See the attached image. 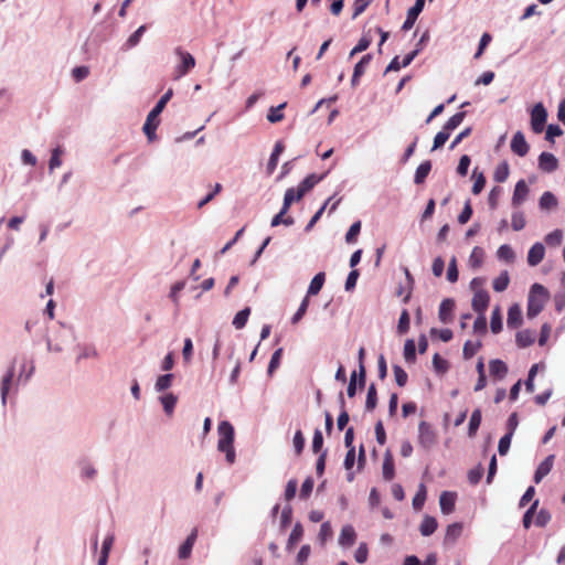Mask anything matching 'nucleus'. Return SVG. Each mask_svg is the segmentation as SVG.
<instances>
[{"label": "nucleus", "mask_w": 565, "mask_h": 565, "mask_svg": "<svg viewBox=\"0 0 565 565\" xmlns=\"http://www.w3.org/2000/svg\"><path fill=\"white\" fill-rule=\"evenodd\" d=\"M404 358L408 363H414L416 360V345L412 339L406 340L404 345Z\"/></svg>", "instance_id": "obj_40"}, {"label": "nucleus", "mask_w": 565, "mask_h": 565, "mask_svg": "<svg viewBox=\"0 0 565 565\" xmlns=\"http://www.w3.org/2000/svg\"><path fill=\"white\" fill-rule=\"evenodd\" d=\"M522 322V311L518 305H513L508 310L507 323L509 328H516Z\"/></svg>", "instance_id": "obj_23"}, {"label": "nucleus", "mask_w": 565, "mask_h": 565, "mask_svg": "<svg viewBox=\"0 0 565 565\" xmlns=\"http://www.w3.org/2000/svg\"><path fill=\"white\" fill-rule=\"evenodd\" d=\"M462 523L456 522L452 524H449L446 530V534L444 537L445 544H454L462 534Z\"/></svg>", "instance_id": "obj_19"}, {"label": "nucleus", "mask_w": 565, "mask_h": 565, "mask_svg": "<svg viewBox=\"0 0 565 565\" xmlns=\"http://www.w3.org/2000/svg\"><path fill=\"white\" fill-rule=\"evenodd\" d=\"M509 174H510V168H509L508 162L504 161L497 166L494 173H493V179L498 183H502V182L507 181Z\"/></svg>", "instance_id": "obj_33"}, {"label": "nucleus", "mask_w": 565, "mask_h": 565, "mask_svg": "<svg viewBox=\"0 0 565 565\" xmlns=\"http://www.w3.org/2000/svg\"><path fill=\"white\" fill-rule=\"evenodd\" d=\"M481 348V342H472L470 340L466 341L463 344L462 355L466 360L471 359L478 350Z\"/></svg>", "instance_id": "obj_41"}, {"label": "nucleus", "mask_w": 565, "mask_h": 565, "mask_svg": "<svg viewBox=\"0 0 565 565\" xmlns=\"http://www.w3.org/2000/svg\"><path fill=\"white\" fill-rule=\"evenodd\" d=\"M322 179L323 175H317L316 173H311L307 175L300 184L309 192Z\"/></svg>", "instance_id": "obj_54"}, {"label": "nucleus", "mask_w": 565, "mask_h": 565, "mask_svg": "<svg viewBox=\"0 0 565 565\" xmlns=\"http://www.w3.org/2000/svg\"><path fill=\"white\" fill-rule=\"evenodd\" d=\"M220 439L217 448L220 451L225 452L226 460L228 463H233L235 460V451L233 448L234 443V428L228 422H221L218 425Z\"/></svg>", "instance_id": "obj_2"}, {"label": "nucleus", "mask_w": 565, "mask_h": 565, "mask_svg": "<svg viewBox=\"0 0 565 565\" xmlns=\"http://www.w3.org/2000/svg\"><path fill=\"white\" fill-rule=\"evenodd\" d=\"M339 403L342 408V412L340 413V415L338 417L337 425H338L339 430H342V429H344V427L347 426V424L349 423V419H350L349 414L345 411V401L343 397V393H340V395H339Z\"/></svg>", "instance_id": "obj_34"}, {"label": "nucleus", "mask_w": 565, "mask_h": 565, "mask_svg": "<svg viewBox=\"0 0 565 565\" xmlns=\"http://www.w3.org/2000/svg\"><path fill=\"white\" fill-rule=\"evenodd\" d=\"M365 349L360 348L359 350V385L363 387L365 385V366H364Z\"/></svg>", "instance_id": "obj_44"}, {"label": "nucleus", "mask_w": 565, "mask_h": 565, "mask_svg": "<svg viewBox=\"0 0 565 565\" xmlns=\"http://www.w3.org/2000/svg\"><path fill=\"white\" fill-rule=\"evenodd\" d=\"M303 527L301 523H296L287 542V550L291 551L302 539Z\"/></svg>", "instance_id": "obj_27"}, {"label": "nucleus", "mask_w": 565, "mask_h": 565, "mask_svg": "<svg viewBox=\"0 0 565 565\" xmlns=\"http://www.w3.org/2000/svg\"><path fill=\"white\" fill-rule=\"evenodd\" d=\"M249 315H250L249 308H245V309L238 311L233 319V326L238 330L243 329L248 320Z\"/></svg>", "instance_id": "obj_39"}, {"label": "nucleus", "mask_w": 565, "mask_h": 565, "mask_svg": "<svg viewBox=\"0 0 565 565\" xmlns=\"http://www.w3.org/2000/svg\"><path fill=\"white\" fill-rule=\"evenodd\" d=\"M545 255V248L543 244L535 243L527 253V263L530 266L539 265Z\"/></svg>", "instance_id": "obj_17"}, {"label": "nucleus", "mask_w": 565, "mask_h": 565, "mask_svg": "<svg viewBox=\"0 0 565 565\" xmlns=\"http://www.w3.org/2000/svg\"><path fill=\"white\" fill-rule=\"evenodd\" d=\"M372 61L371 54H365L362 56V58L355 64L351 85L355 87L359 84L360 77L365 73L366 67L369 66L370 62Z\"/></svg>", "instance_id": "obj_12"}, {"label": "nucleus", "mask_w": 565, "mask_h": 565, "mask_svg": "<svg viewBox=\"0 0 565 565\" xmlns=\"http://www.w3.org/2000/svg\"><path fill=\"white\" fill-rule=\"evenodd\" d=\"M173 95L172 88H169L159 99L157 105L152 108V110L148 114L146 122L142 127L145 135L147 136L149 141H153L156 136V130L159 126V115L163 111L167 103L171 99Z\"/></svg>", "instance_id": "obj_1"}, {"label": "nucleus", "mask_w": 565, "mask_h": 565, "mask_svg": "<svg viewBox=\"0 0 565 565\" xmlns=\"http://www.w3.org/2000/svg\"><path fill=\"white\" fill-rule=\"evenodd\" d=\"M409 313L406 309H404L399 316L398 324H397V332L399 334H404L409 330Z\"/></svg>", "instance_id": "obj_43"}, {"label": "nucleus", "mask_w": 565, "mask_h": 565, "mask_svg": "<svg viewBox=\"0 0 565 565\" xmlns=\"http://www.w3.org/2000/svg\"><path fill=\"white\" fill-rule=\"evenodd\" d=\"M393 371H394L395 381H396L397 385L399 387L405 386L407 383V379H408L407 373L399 365H394Z\"/></svg>", "instance_id": "obj_56"}, {"label": "nucleus", "mask_w": 565, "mask_h": 565, "mask_svg": "<svg viewBox=\"0 0 565 565\" xmlns=\"http://www.w3.org/2000/svg\"><path fill=\"white\" fill-rule=\"evenodd\" d=\"M557 205V199L552 192H544L540 199V207L542 210H551Z\"/></svg>", "instance_id": "obj_36"}, {"label": "nucleus", "mask_w": 565, "mask_h": 565, "mask_svg": "<svg viewBox=\"0 0 565 565\" xmlns=\"http://www.w3.org/2000/svg\"><path fill=\"white\" fill-rule=\"evenodd\" d=\"M510 282L509 273L507 270L502 271L492 282L493 290L497 292L504 291Z\"/></svg>", "instance_id": "obj_32"}, {"label": "nucleus", "mask_w": 565, "mask_h": 565, "mask_svg": "<svg viewBox=\"0 0 565 565\" xmlns=\"http://www.w3.org/2000/svg\"><path fill=\"white\" fill-rule=\"evenodd\" d=\"M465 116H466L465 111L455 114L446 121V124L444 125L443 128L450 134L462 122V120L465 119Z\"/></svg>", "instance_id": "obj_37"}, {"label": "nucleus", "mask_w": 565, "mask_h": 565, "mask_svg": "<svg viewBox=\"0 0 565 565\" xmlns=\"http://www.w3.org/2000/svg\"><path fill=\"white\" fill-rule=\"evenodd\" d=\"M484 260V250L481 247L476 246L470 256H469V265L473 269L481 267Z\"/></svg>", "instance_id": "obj_29"}, {"label": "nucleus", "mask_w": 565, "mask_h": 565, "mask_svg": "<svg viewBox=\"0 0 565 565\" xmlns=\"http://www.w3.org/2000/svg\"><path fill=\"white\" fill-rule=\"evenodd\" d=\"M525 226V217L522 212H515L512 214V228L514 231H521Z\"/></svg>", "instance_id": "obj_63"}, {"label": "nucleus", "mask_w": 565, "mask_h": 565, "mask_svg": "<svg viewBox=\"0 0 565 565\" xmlns=\"http://www.w3.org/2000/svg\"><path fill=\"white\" fill-rule=\"evenodd\" d=\"M535 341L534 333L530 330H522L516 333L515 342L520 348H527Z\"/></svg>", "instance_id": "obj_26"}, {"label": "nucleus", "mask_w": 565, "mask_h": 565, "mask_svg": "<svg viewBox=\"0 0 565 565\" xmlns=\"http://www.w3.org/2000/svg\"><path fill=\"white\" fill-rule=\"evenodd\" d=\"M438 523L434 516L426 515L424 516L419 532L423 536H429L437 530Z\"/></svg>", "instance_id": "obj_24"}, {"label": "nucleus", "mask_w": 565, "mask_h": 565, "mask_svg": "<svg viewBox=\"0 0 565 565\" xmlns=\"http://www.w3.org/2000/svg\"><path fill=\"white\" fill-rule=\"evenodd\" d=\"M527 194H529V188H527L525 181L524 180L518 181L515 184V188H514L513 196H512V205L513 206L521 205L525 201Z\"/></svg>", "instance_id": "obj_15"}, {"label": "nucleus", "mask_w": 565, "mask_h": 565, "mask_svg": "<svg viewBox=\"0 0 565 565\" xmlns=\"http://www.w3.org/2000/svg\"><path fill=\"white\" fill-rule=\"evenodd\" d=\"M373 0H354L352 19H356L362 14Z\"/></svg>", "instance_id": "obj_52"}, {"label": "nucleus", "mask_w": 565, "mask_h": 565, "mask_svg": "<svg viewBox=\"0 0 565 565\" xmlns=\"http://www.w3.org/2000/svg\"><path fill=\"white\" fill-rule=\"evenodd\" d=\"M360 232H361V221H356L350 226V228L345 235L347 243L351 244V243L356 242V238H358V235L360 234Z\"/></svg>", "instance_id": "obj_50"}, {"label": "nucleus", "mask_w": 565, "mask_h": 565, "mask_svg": "<svg viewBox=\"0 0 565 565\" xmlns=\"http://www.w3.org/2000/svg\"><path fill=\"white\" fill-rule=\"evenodd\" d=\"M489 371L491 376L501 380L507 375L508 366L502 360L494 359L489 362Z\"/></svg>", "instance_id": "obj_20"}, {"label": "nucleus", "mask_w": 565, "mask_h": 565, "mask_svg": "<svg viewBox=\"0 0 565 565\" xmlns=\"http://www.w3.org/2000/svg\"><path fill=\"white\" fill-rule=\"evenodd\" d=\"M308 306H309V297H308V296H306V297L302 299V301H301V303H300V306H299L298 310L296 311V313H295V315H294V317L291 318V323H292V324H297V323L302 319V317H303V316L306 315V312H307Z\"/></svg>", "instance_id": "obj_49"}, {"label": "nucleus", "mask_w": 565, "mask_h": 565, "mask_svg": "<svg viewBox=\"0 0 565 565\" xmlns=\"http://www.w3.org/2000/svg\"><path fill=\"white\" fill-rule=\"evenodd\" d=\"M511 439H512L511 434H505L504 436H502L500 438L499 445H498V451L501 456L507 455V452L509 451V448L511 445Z\"/></svg>", "instance_id": "obj_62"}, {"label": "nucleus", "mask_w": 565, "mask_h": 565, "mask_svg": "<svg viewBox=\"0 0 565 565\" xmlns=\"http://www.w3.org/2000/svg\"><path fill=\"white\" fill-rule=\"evenodd\" d=\"M196 536H198V531L193 530L192 533L186 537L184 543L180 546L179 557L181 559H185V558L190 557L193 545L196 541Z\"/></svg>", "instance_id": "obj_21"}, {"label": "nucleus", "mask_w": 565, "mask_h": 565, "mask_svg": "<svg viewBox=\"0 0 565 565\" xmlns=\"http://www.w3.org/2000/svg\"><path fill=\"white\" fill-rule=\"evenodd\" d=\"M382 473L386 481H391L395 477L394 458L390 449L384 454Z\"/></svg>", "instance_id": "obj_13"}, {"label": "nucleus", "mask_w": 565, "mask_h": 565, "mask_svg": "<svg viewBox=\"0 0 565 565\" xmlns=\"http://www.w3.org/2000/svg\"><path fill=\"white\" fill-rule=\"evenodd\" d=\"M455 308V301L452 299H444L439 306L438 317L444 323L452 321V312Z\"/></svg>", "instance_id": "obj_14"}, {"label": "nucleus", "mask_w": 565, "mask_h": 565, "mask_svg": "<svg viewBox=\"0 0 565 565\" xmlns=\"http://www.w3.org/2000/svg\"><path fill=\"white\" fill-rule=\"evenodd\" d=\"M369 556V548L366 543H361L354 553V558L358 563L363 564Z\"/></svg>", "instance_id": "obj_58"}, {"label": "nucleus", "mask_w": 565, "mask_h": 565, "mask_svg": "<svg viewBox=\"0 0 565 565\" xmlns=\"http://www.w3.org/2000/svg\"><path fill=\"white\" fill-rule=\"evenodd\" d=\"M174 53L181 61L174 68V79H179L185 76L195 66V58L191 53L185 52L180 46L174 50Z\"/></svg>", "instance_id": "obj_5"}, {"label": "nucleus", "mask_w": 565, "mask_h": 565, "mask_svg": "<svg viewBox=\"0 0 565 565\" xmlns=\"http://www.w3.org/2000/svg\"><path fill=\"white\" fill-rule=\"evenodd\" d=\"M172 380L173 374L160 375L156 382V390L160 392L169 388L172 384Z\"/></svg>", "instance_id": "obj_53"}, {"label": "nucleus", "mask_w": 565, "mask_h": 565, "mask_svg": "<svg viewBox=\"0 0 565 565\" xmlns=\"http://www.w3.org/2000/svg\"><path fill=\"white\" fill-rule=\"evenodd\" d=\"M297 200V193L295 188H289L285 192L284 204H282V213H287L290 205Z\"/></svg>", "instance_id": "obj_45"}, {"label": "nucleus", "mask_w": 565, "mask_h": 565, "mask_svg": "<svg viewBox=\"0 0 565 565\" xmlns=\"http://www.w3.org/2000/svg\"><path fill=\"white\" fill-rule=\"evenodd\" d=\"M490 328L493 333H499L502 330V318L499 307H495L492 311Z\"/></svg>", "instance_id": "obj_38"}, {"label": "nucleus", "mask_w": 565, "mask_h": 565, "mask_svg": "<svg viewBox=\"0 0 565 565\" xmlns=\"http://www.w3.org/2000/svg\"><path fill=\"white\" fill-rule=\"evenodd\" d=\"M492 40V36L490 33H483L481 39H480V42H479V46H478V50L475 54V58H480L481 55L483 54L486 47L489 45V43L491 42Z\"/></svg>", "instance_id": "obj_60"}, {"label": "nucleus", "mask_w": 565, "mask_h": 565, "mask_svg": "<svg viewBox=\"0 0 565 565\" xmlns=\"http://www.w3.org/2000/svg\"><path fill=\"white\" fill-rule=\"evenodd\" d=\"M286 107V103L279 105L278 107H271L267 115V119L270 122H278L284 119L282 109Z\"/></svg>", "instance_id": "obj_46"}, {"label": "nucleus", "mask_w": 565, "mask_h": 565, "mask_svg": "<svg viewBox=\"0 0 565 565\" xmlns=\"http://www.w3.org/2000/svg\"><path fill=\"white\" fill-rule=\"evenodd\" d=\"M147 30V26L146 25H141L139 26L127 40L126 42V46L128 49L130 47H134L136 46L140 40H141V36L142 34L145 33V31Z\"/></svg>", "instance_id": "obj_48"}, {"label": "nucleus", "mask_w": 565, "mask_h": 565, "mask_svg": "<svg viewBox=\"0 0 565 565\" xmlns=\"http://www.w3.org/2000/svg\"><path fill=\"white\" fill-rule=\"evenodd\" d=\"M430 170H431V162L429 160L422 162L418 166V168L416 169L414 182L416 184H422L425 181V179L427 178V175L429 174Z\"/></svg>", "instance_id": "obj_28"}, {"label": "nucleus", "mask_w": 565, "mask_h": 565, "mask_svg": "<svg viewBox=\"0 0 565 565\" xmlns=\"http://www.w3.org/2000/svg\"><path fill=\"white\" fill-rule=\"evenodd\" d=\"M426 495H427L426 486L424 483H420L418 487L417 493L413 498V508L415 510H417V511L422 510V508L425 503V500H426Z\"/></svg>", "instance_id": "obj_35"}, {"label": "nucleus", "mask_w": 565, "mask_h": 565, "mask_svg": "<svg viewBox=\"0 0 565 565\" xmlns=\"http://www.w3.org/2000/svg\"><path fill=\"white\" fill-rule=\"evenodd\" d=\"M13 376H14V367L11 366L1 381V398H2L3 404H6L7 395L9 393Z\"/></svg>", "instance_id": "obj_30"}, {"label": "nucleus", "mask_w": 565, "mask_h": 565, "mask_svg": "<svg viewBox=\"0 0 565 565\" xmlns=\"http://www.w3.org/2000/svg\"><path fill=\"white\" fill-rule=\"evenodd\" d=\"M377 404V392L374 384H371L367 390L365 408L366 411H373Z\"/></svg>", "instance_id": "obj_42"}, {"label": "nucleus", "mask_w": 565, "mask_h": 565, "mask_svg": "<svg viewBox=\"0 0 565 565\" xmlns=\"http://www.w3.org/2000/svg\"><path fill=\"white\" fill-rule=\"evenodd\" d=\"M160 399H161L164 412L168 415H171L173 413L174 406L177 404V397L173 394H167V395L162 396Z\"/></svg>", "instance_id": "obj_47"}, {"label": "nucleus", "mask_w": 565, "mask_h": 565, "mask_svg": "<svg viewBox=\"0 0 565 565\" xmlns=\"http://www.w3.org/2000/svg\"><path fill=\"white\" fill-rule=\"evenodd\" d=\"M547 119V111L543 104H536L531 111V127L535 134H541Z\"/></svg>", "instance_id": "obj_6"}, {"label": "nucleus", "mask_w": 565, "mask_h": 565, "mask_svg": "<svg viewBox=\"0 0 565 565\" xmlns=\"http://www.w3.org/2000/svg\"><path fill=\"white\" fill-rule=\"evenodd\" d=\"M481 411L479 408L475 409L471 414L469 427H468V435L470 437H473L477 434V430L480 427L481 424Z\"/></svg>", "instance_id": "obj_31"}, {"label": "nucleus", "mask_w": 565, "mask_h": 565, "mask_svg": "<svg viewBox=\"0 0 565 565\" xmlns=\"http://www.w3.org/2000/svg\"><path fill=\"white\" fill-rule=\"evenodd\" d=\"M284 149H285V145L282 141L279 140L275 143L274 151H273V153L268 160V163H267L268 174H271L275 171V169L278 164V158L282 153Z\"/></svg>", "instance_id": "obj_22"}, {"label": "nucleus", "mask_w": 565, "mask_h": 565, "mask_svg": "<svg viewBox=\"0 0 565 565\" xmlns=\"http://www.w3.org/2000/svg\"><path fill=\"white\" fill-rule=\"evenodd\" d=\"M547 298V291L544 286L534 284L531 287V291L527 300V317H536L544 308V302Z\"/></svg>", "instance_id": "obj_3"}, {"label": "nucleus", "mask_w": 565, "mask_h": 565, "mask_svg": "<svg viewBox=\"0 0 565 565\" xmlns=\"http://www.w3.org/2000/svg\"><path fill=\"white\" fill-rule=\"evenodd\" d=\"M483 467L479 465L478 467L469 470L468 472V480L471 484H477L481 480L483 476Z\"/></svg>", "instance_id": "obj_59"}, {"label": "nucleus", "mask_w": 565, "mask_h": 565, "mask_svg": "<svg viewBox=\"0 0 565 565\" xmlns=\"http://www.w3.org/2000/svg\"><path fill=\"white\" fill-rule=\"evenodd\" d=\"M356 533L352 525H344L339 536V544L341 546L350 547L355 543Z\"/></svg>", "instance_id": "obj_18"}, {"label": "nucleus", "mask_w": 565, "mask_h": 565, "mask_svg": "<svg viewBox=\"0 0 565 565\" xmlns=\"http://www.w3.org/2000/svg\"><path fill=\"white\" fill-rule=\"evenodd\" d=\"M553 462H554V456L550 455L539 465V467L536 468L535 473H534V482L535 483H540L541 480L551 472Z\"/></svg>", "instance_id": "obj_16"}, {"label": "nucleus", "mask_w": 565, "mask_h": 565, "mask_svg": "<svg viewBox=\"0 0 565 565\" xmlns=\"http://www.w3.org/2000/svg\"><path fill=\"white\" fill-rule=\"evenodd\" d=\"M418 444L425 450L431 449L437 444V433L427 422H420L418 425Z\"/></svg>", "instance_id": "obj_4"}, {"label": "nucleus", "mask_w": 565, "mask_h": 565, "mask_svg": "<svg viewBox=\"0 0 565 565\" xmlns=\"http://www.w3.org/2000/svg\"><path fill=\"white\" fill-rule=\"evenodd\" d=\"M511 150L519 157H524L530 150V146L525 140L523 132L518 131L514 134L511 140Z\"/></svg>", "instance_id": "obj_8"}, {"label": "nucleus", "mask_w": 565, "mask_h": 565, "mask_svg": "<svg viewBox=\"0 0 565 565\" xmlns=\"http://www.w3.org/2000/svg\"><path fill=\"white\" fill-rule=\"evenodd\" d=\"M449 136H450V134L443 128V130H440L435 136L431 150H436V149L443 147L446 143V141L448 140Z\"/></svg>", "instance_id": "obj_61"}, {"label": "nucleus", "mask_w": 565, "mask_h": 565, "mask_svg": "<svg viewBox=\"0 0 565 565\" xmlns=\"http://www.w3.org/2000/svg\"><path fill=\"white\" fill-rule=\"evenodd\" d=\"M558 161L551 152H542L539 157V168L544 172H553L557 169Z\"/></svg>", "instance_id": "obj_10"}, {"label": "nucleus", "mask_w": 565, "mask_h": 565, "mask_svg": "<svg viewBox=\"0 0 565 565\" xmlns=\"http://www.w3.org/2000/svg\"><path fill=\"white\" fill-rule=\"evenodd\" d=\"M551 520V514L547 510L545 509H542L540 510L537 513H536V516H535V524L537 526H545Z\"/></svg>", "instance_id": "obj_64"}, {"label": "nucleus", "mask_w": 565, "mask_h": 565, "mask_svg": "<svg viewBox=\"0 0 565 565\" xmlns=\"http://www.w3.org/2000/svg\"><path fill=\"white\" fill-rule=\"evenodd\" d=\"M326 281V274L324 273H318L311 280L307 296H316L320 292L321 288L323 287V284Z\"/></svg>", "instance_id": "obj_25"}, {"label": "nucleus", "mask_w": 565, "mask_h": 565, "mask_svg": "<svg viewBox=\"0 0 565 565\" xmlns=\"http://www.w3.org/2000/svg\"><path fill=\"white\" fill-rule=\"evenodd\" d=\"M457 494L450 491H444L439 498L440 510L444 514H450L455 510Z\"/></svg>", "instance_id": "obj_11"}, {"label": "nucleus", "mask_w": 565, "mask_h": 565, "mask_svg": "<svg viewBox=\"0 0 565 565\" xmlns=\"http://www.w3.org/2000/svg\"><path fill=\"white\" fill-rule=\"evenodd\" d=\"M332 535H333V531H332L330 522H323L320 526V531H319V535H318L321 544H324L328 540H330L332 537Z\"/></svg>", "instance_id": "obj_51"}, {"label": "nucleus", "mask_w": 565, "mask_h": 565, "mask_svg": "<svg viewBox=\"0 0 565 565\" xmlns=\"http://www.w3.org/2000/svg\"><path fill=\"white\" fill-rule=\"evenodd\" d=\"M458 276H459V273H458V268H457V259H456V257H452L448 265L447 279L450 282H456L458 280Z\"/></svg>", "instance_id": "obj_57"}, {"label": "nucleus", "mask_w": 565, "mask_h": 565, "mask_svg": "<svg viewBox=\"0 0 565 565\" xmlns=\"http://www.w3.org/2000/svg\"><path fill=\"white\" fill-rule=\"evenodd\" d=\"M489 301L490 296L487 290H477V292L473 294L471 301L472 309L479 315H482L486 312Z\"/></svg>", "instance_id": "obj_9"}, {"label": "nucleus", "mask_w": 565, "mask_h": 565, "mask_svg": "<svg viewBox=\"0 0 565 565\" xmlns=\"http://www.w3.org/2000/svg\"><path fill=\"white\" fill-rule=\"evenodd\" d=\"M424 6H425V0H416L415 4L408 9L406 20L404 21V23L402 25L403 31H408L413 28L418 15L423 11Z\"/></svg>", "instance_id": "obj_7"}, {"label": "nucleus", "mask_w": 565, "mask_h": 565, "mask_svg": "<svg viewBox=\"0 0 565 565\" xmlns=\"http://www.w3.org/2000/svg\"><path fill=\"white\" fill-rule=\"evenodd\" d=\"M498 257L505 262H513L514 252L509 245H502L498 249Z\"/></svg>", "instance_id": "obj_55"}]
</instances>
